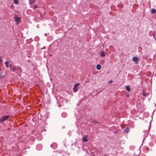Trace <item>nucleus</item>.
Returning a JSON list of instances; mask_svg holds the SVG:
<instances>
[{"instance_id": "1", "label": "nucleus", "mask_w": 156, "mask_h": 156, "mask_svg": "<svg viewBox=\"0 0 156 156\" xmlns=\"http://www.w3.org/2000/svg\"><path fill=\"white\" fill-rule=\"evenodd\" d=\"M10 69L11 71L12 72H14L16 70H17L18 73H21L22 71L21 68L20 66H17L16 67L14 65H9Z\"/></svg>"}, {"instance_id": "2", "label": "nucleus", "mask_w": 156, "mask_h": 156, "mask_svg": "<svg viewBox=\"0 0 156 156\" xmlns=\"http://www.w3.org/2000/svg\"><path fill=\"white\" fill-rule=\"evenodd\" d=\"M10 117V116L9 115H4L2 117L0 118V122L2 123L3 122L8 119H9Z\"/></svg>"}, {"instance_id": "3", "label": "nucleus", "mask_w": 156, "mask_h": 156, "mask_svg": "<svg viewBox=\"0 0 156 156\" xmlns=\"http://www.w3.org/2000/svg\"><path fill=\"white\" fill-rule=\"evenodd\" d=\"M80 85V83H76L75 84L74 86L73 90L74 92H76L78 89L77 87Z\"/></svg>"}, {"instance_id": "4", "label": "nucleus", "mask_w": 156, "mask_h": 156, "mask_svg": "<svg viewBox=\"0 0 156 156\" xmlns=\"http://www.w3.org/2000/svg\"><path fill=\"white\" fill-rule=\"evenodd\" d=\"M14 20L16 22L17 24L19 23L20 22V21L21 19L20 18L17 17L16 16H15L14 17Z\"/></svg>"}, {"instance_id": "5", "label": "nucleus", "mask_w": 156, "mask_h": 156, "mask_svg": "<svg viewBox=\"0 0 156 156\" xmlns=\"http://www.w3.org/2000/svg\"><path fill=\"white\" fill-rule=\"evenodd\" d=\"M133 60L135 61H136L135 62L136 64H137L138 63V58L137 57H134L133 58Z\"/></svg>"}, {"instance_id": "6", "label": "nucleus", "mask_w": 156, "mask_h": 156, "mask_svg": "<svg viewBox=\"0 0 156 156\" xmlns=\"http://www.w3.org/2000/svg\"><path fill=\"white\" fill-rule=\"evenodd\" d=\"M129 129L128 127H127L126 128V129H125L124 130V132L125 133H127L129 131Z\"/></svg>"}, {"instance_id": "7", "label": "nucleus", "mask_w": 156, "mask_h": 156, "mask_svg": "<svg viewBox=\"0 0 156 156\" xmlns=\"http://www.w3.org/2000/svg\"><path fill=\"white\" fill-rule=\"evenodd\" d=\"M35 2V0H30V5H32L33 4H34Z\"/></svg>"}, {"instance_id": "8", "label": "nucleus", "mask_w": 156, "mask_h": 156, "mask_svg": "<svg viewBox=\"0 0 156 156\" xmlns=\"http://www.w3.org/2000/svg\"><path fill=\"white\" fill-rule=\"evenodd\" d=\"M101 66L100 64H98L96 66V69L98 70H100L101 69Z\"/></svg>"}, {"instance_id": "9", "label": "nucleus", "mask_w": 156, "mask_h": 156, "mask_svg": "<svg viewBox=\"0 0 156 156\" xmlns=\"http://www.w3.org/2000/svg\"><path fill=\"white\" fill-rule=\"evenodd\" d=\"M83 141L85 142H87L88 140V139H87V137L86 136L85 137H83Z\"/></svg>"}, {"instance_id": "10", "label": "nucleus", "mask_w": 156, "mask_h": 156, "mask_svg": "<svg viewBox=\"0 0 156 156\" xmlns=\"http://www.w3.org/2000/svg\"><path fill=\"white\" fill-rule=\"evenodd\" d=\"M156 12V10L154 9H152L151 10V13L153 14Z\"/></svg>"}, {"instance_id": "11", "label": "nucleus", "mask_w": 156, "mask_h": 156, "mask_svg": "<svg viewBox=\"0 0 156 156\" xmlns=\"http://www.w3.org/2000/svg\"><path fill=\"white\" fill-rule=\"evenodd\" d=\"M5 63L6 64V67L7 68H8L9 67V62L8 61H6L5 62Z\"/></svg>"}, {"instance_id": "12", "label": "nucleus", "mask_w": 156, "mask_h": 156, "mask_svg": "<svg viewBox=\"0 0 156 156\" xmlns=\"http://www.w3.org/2000/svg\"><path fill=\"white\" fill-rule=\"evenodd\" d=\"M90 122L91 123L95 124V123H98V122H96V121L94 120H93L92 121H90Z\"/></svg>"}, {"instance_id": "13", "label": "nucleus", "mask_w": 156, "mask_h": 156, "mask_svg": "<svg viewBox=\"0 0 156 156\" xmlns=\"http://www.w3.org/2000/svg\"><path fill=\"white\" fill-rule=\"evenodd\" d=\"M14 3L15 4L17 5L19 3V1L18 0H14Z\"/></svg>"}, {"instance_id": "14", "label": "nucleus", "mask_w": 156, "mask_h": 156, "mask_svg": "<svg viewBox=\"0 0 156 156\" xmlns=\"http://www.w3.org/2000/svg\"><path fill=\"white\" fill-rule=\"evenodd\" d=\"M126 89L128 91H129L130 90V88H129V86H127L126 87Z\"/></svg>"}, {"instance_id": "15", "label": "nucleus", "mask_w": 156, "mask_h": 156, "mask_svg": "<svg viewBox=\"0 0 156 156\" xmlns=\"http://www.w3.org/2000/svg\"><path fill=\"white\" fill-rule=\"evenodd\" d=\"M101 56H103L105 57V53L104 52H102L101 53Z\"/></svg>"}, {"instance_id": "16", "label": "nucleus", "mask_w": 156, "mask_h": 156, "mask_svg": "<svg viewBox=\"0 0 156 156\" xmlns=\"http://www.w3.org/2000/svg\"><path fill=\"white\" fill-rule=\"evenodd\" d=\"M2 72H0V78L3 77V76H2Z\"/></svg>"}, {"instance_id": "17", "label": "nucleus", "mask_w": 156, "mask_h": 156, "mask_svg": "<svg viewBox=\"0 0 156 156\" xmlns=\"http://www.w3.org/2000/svg\"><path fill=\"white\" fill-rule=\"evenodd\" d=\"M33 7L34 8V9H37V5H34V6H33Z\"/></svg>"}, {"instance_id": "18", "label": "nucleus", "mask_w": 156, "mask_h": 156, "mask_svg": "<svg viewBox=\"0 0 156 156\" xmlns=\"http://www.w3.org/2000/svg\"><path fill=\"white\" fill-rule=\"evenodd\" d=\"M143 95L144 96H146L147 95V94L145 93L144 92H143Z\"/></svg>"}, {"instance_id": "19", "label": "nucleus", "mask_w": 156, "mask_h": 156, "mask_svg": "<svg viewBox=\"0 0 156 156\" xmlns=\"http://www.w3.org/2000/svg\"><path fill=\"white\" fill-rule=\"evenodd\" d=\"M1 56H0V61H1V62H2V60L1 59Z\"/></svg>"}, {"instance_id": "20", "label": "nucleus", "mask_w": 156, "mask_h": 156, "mask_svg": "<svg viewBox=\"0 0 156 156\" xmlns=\"http://www.w3.org/2000/svg\"><path fill=\"white\" fill-rule=\"evenodd\" d=\"M112 80H111L109 82V83H112Z\"/></svg>"}]
</instances>
